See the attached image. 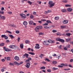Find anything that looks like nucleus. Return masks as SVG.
Masks as SVG:
<instances>
[{"mask_svg":"<svg viewBox=\"0 0 73 73\" xmlns=\"http://www.w3.org/2000/svg\"><path fill=\"white\" fill-rule=\"evenodd\" d=\"M37 27H38L39 29H41L42 28V26H37Z\"/></svg>","mask_w":73,"mask_h":73,"instance_id":"29","label":"nucleus"},{"mask_svg":"<svg viewBox=\"0 0 73 73\" xmlns=\"http://www.w3.org/2000/svg\"><path fill=\"white\" fill-rule=\"evenodd\" d=\"M15 33L17 34H19V33H20V31H15Z\"/></svg>","mask_w":73,"mask_h":73,"instance_id":"42","label":"nucleus"},{"mask_svg":"<svg viewBox=\"0 0 73 73\" xmlns=\"http://www.w3.org/2000/svg\"><path fill=\"white\" fill-rule=\"evenodd\" d=\"M42 63L43 64H46V62H45L43 61L42 62Z\"/></svg>","mask_w":73,"mask_h":73,"instance_id":"53","label":"nucleus"},{"mask_svg":"<svg viewBox=\"0 0 73 73\" xmlns=\"http://www.w3.org/2000/svg\"><path fill=\"white\" fill-rule=\"evenodd\" d=\"M61 11L62 12H66V10L65 9H63L61 10Z\"/></svg>","mask_w":73,"mask_h":73,"instance_id":"28","label":"nucleus"},{"mask_svg":"<svg viewBox=\"0 0 73 73\" xmlns=\"http://www.w3.org/2000/svg\"><path fill=\"white\" fill-rule=\"evenodd\" d=\"M9 64L11 66H14V64L13 63L11 62H10Z\"/></svg>","mask_w":73,"mask_h":73,"instance_id":"32","label":"nucleus"},{"mask_svg":"<svg viewBox=\"0 0 73 73\" xmlns=\"http://www.w3.org/2000/svg\"><path fill=\"white\" fill-rule=\"evenodd\" d=\"M46 23H51V21H50L47 20L46 21Z\"/></svg>","mask_w":73,"mask_h":73,"instance_id":"41","label":"nucleus"},{"mask_svg":"<svg viewBox=\"0 0 73 73\" xmlns=\"http://www.w3.org/2000/svg\"><path fill=\"white\" fill-rule=\"evenodd\" d=\"M48 7L49 8H52L54 6V3H53V2L52 1H50L48 2Z\"/></svg>","mask_w":73,"mask_h":73,"instance_id":"1","label":"nucleus"},{"mask_svg":"<svg viewBox=\"0 0 73 73\" xmlns=\"http://www.w3.org/2000/svg\"><path fill=\"white\" fill-rule=\"evenodd\" d=\"M14 64L16 65H19V63L17 62H14Z\"/></svg>","mask_w":73,"mask_h":73,"instance_id":"22","label":"nucleus"},{"mask_svg":"<svg viewBox=\"0 0 73 73\" xmlns=\"http://www.w3.org/2000/svg\"><path fill=\"white\" fill-rule=\"evenodd\" d=\"M1 72H4V69H1Z\"/></svg>","mask_w":73,"mask_h":73,"instance_id":"63","label":"nucleus"},{"mask_svg":"<svg viewBox=\"0 0 73 73\" xmlns=\"http://www.w3.org/2000/svg\"><path fill=\"white\" fill-rule=\"evenodd\" d=\"M62 2H63V3H68V1L66 0H63L62 1Z\"/></svg>","mask_w":73,"mask_h":73,"instance_id":"26","label":"nucleus"},{"mask_svg":"<svg viewBox=\"0 0 73 73\" xmlns=\"http://www.w3.org/2000/svg\"><path fill=\"white\" fill-rule=\"evenodd\" d=\"M28 53L30 54H31V55H35V54L33 52H28Z\"/></svg>","mask_w":73,"mask_h":73,"instance_id":"21","label":"nucleus"},{"mask_svg":"<svg viewBox=\"0 0 73 73\" xmlns=\"http://www.w3.org/2000/svg\"><path fill=\"white\" fill-rule=\"evenodd\" d=\"M47 72H48L50 73L51 72V70H50V69H48L47 70Z\"/></svg>","mask_w":73,"mask_h":73,"instance_id":"44","label":"nucleus"},{"mask_svg":"<svg viewBox=\"0 0 73 73\" xmlns=\"http://www.w3.org/2000/svg\"><path fill=\"white\" fill-rule=\"evenodd\" d=\"M33 15H36V13L35 12H33Z\"/></svg>","mask_w":73,"mask_h":73,"instance_id":"64","label":"nucleus"},{"mask_svg":"<svg viewBox=\"0 0 73 73\" xmlns=\"http://www.w3.org/2000/svg\"><path fill=\"white\" fill-rule=\"evenodd\" d=\"M44 28H46V29H49V27H47L46 26H44Z\"/></svg>","mask_w":73,"mask_h":73,"instance_id":"57","label":"nucleus"},{"mask_svg":"<svg viewBox=\"0 0 73 73\" xmlns=\"http://www.w3.org/2000/svg\"><path fill=\"white\" fill-rule=\"evenodd\" d=\"M40 69H45V67L44 66H43L42 67H41L40 68Z\"/></svg>","mask_w":73,"mask_h":73,"instance_id":"38","label":"nucleus"},{"mask_svg":"<svg viewBox=\"0 0 73 73\" xmlns=\"http://www.w3.org/2000/svg\"><path fill=\"white\" fill-rule=\"evenodd\" d=\"M63 23L64 24H68V21L66 20H64L63 22Z\"/></svg>","mask_w":73,"mask_h":73,"instance_id":"13","label":"nucleus"},{"mask_svg":"<svg viewBox=\"0 0 73 73\" xmlns=\"http://www.w3.org/2000/svg\"><path fill=\"white\" fill-rule=\"evenodd\" d=\"M60 18L58 17H56L54 18V20H58Z\"/></svg>","mask_w":73,"mask_h":73,"instance_id":"23","label":"nucleus"},{"mask_svg":"<svg viewBox=\"0 0 73 73\" xmlns=\"http://www.w3.org/2000/svg\"><path fill=\"white\" fill-rule=\"evenodd\" d=\"M65 6L66 7H72V6L70 5H66Z\"/></svg>","mask_w":73,"mask_h":73,"instance_id":"25","label":"nucleus"},{"mask_svg":"<svg viewBox=\"0 0 73 73\" xmlns=\"http://www.w3.org/2000/svg\"><path fill=\"white\" fill-rule=\"evenodd\" d=\"M28 3H29V4L30 5H31V4H32V2H31L30 1H28Z\"/></svg>","mask_w":73,"mask_h":73,"instance_id":"52","label":"nucleus"},{"mask_svg":"<svg viewBox=\"0 0 73 73\" xmlns=\"http://www.w3.org/2000/svg\"><path fill=\"white\" fill-rule=\"evenodd\" d=\"M44 56V54H40V56H39V57H40V58H42V57Z\"/></svg>","mask_w":73,"mask_h":73,"instance_id":"35","label":"nucleus"},{"mask_svg":"<svg viewBox=\"0 0 73 73\" xmlns=\"http://www.w3.org/2000/svg\"><path fill=\"white\" fill-rule=\"evenodd\" d=\"M6 36V35H2L1 36V37H2V38H4V37L5 38Z\"/></svg>","mask_w":73,"mask_h":73,"instance_id":"48","label":"nucleus"},{"mask_svg":"<svg viewBox=\"0 0 73 73\" xmlns=\"http://www.w3.org/2000/svg\"><path fill=\"white\" fill-rule=\"evenodd\" d=\"M5 51H6V52H9L10 51H12V50L11 49L6 48L5 49Z\"/></svg>","mask_w":73,"mask_h":73,"instance_id":"14","label":"nucleus"},{"mask_svg":"<svg viewBox=\"0 0 73 73\" xmlns=\"http://www.w3.org/2000/svg\"><path fill=\"white\" fill-rule=\"evenodd\" d=\"M39 35H44V33H39Z\"/></svg>","mask_w":73,"mask_h":73,"instance_id":"49","label":"nucleus"},{"mask_svg":"<svg viewBox=\"0 0 73 73\" xmlns=\"http://www.w3.org/2000/svg\"><path fill=\"white\" fill-rule=\"evenodd\" d=\"M20 37L18 38L17 40L18 42H19V41H20Z\"/></svg>","mask_w":73,"mask_h":73,"instance_id":"50","label":"nucleus"},{"mask_svg":"<svg viewBox=\"0 0 73 73\" xmlns=\"http://www.w3.org/2000/svg\"><path fill=\"white\" fill-rule=\"evenodd\" d=\"M45 60L46 61H48V62H50V60L47 58H45Z\"/></svg>","mask_w":73,"mask_h":73,"instance_id":"43","label":"nucleus"},{"mask_svg":"<svg viewBox=\"0 0 73 73\" xmlns=\"http://www.w3.org/2000/svg\"><path fill=\"white\" fill-rule=\"evenodd\" d=\"M73 59H71L70 60V62H73Z\"/></svg>","mask_w":73,"mask_h":73,"instance_id":"62","label":"nucleus"},{"mask_svg":"<svg viewBox=\"0 0 73 73\" xmlns=\"http://www.w3.org/2000/svg\"><path fill=\"white\" fill-rule=\"evenodd\" d=\"M4 43H2L1 44H0V46H4Z\"/></svg>","mask_w":73,"mask_h":73,"instance_id":"39","label":"nucleus"},{"mask_svg":"<svg viewBox=\"0 0 73 73\" xmlns=\"http://www.w3.org/2000/svg\"><path fill=\"white\" fill-rule=\"evenodd\" d=\"M20 15L22 19H25L26 18V16L24 14H20Z\"/></svg>","mask_w":73,"mask_h":73,"instance_id":"3","label":"nucleus"},{"mask_svg":"<svg viewBox=\"0 0 73 73\" xmlns=\"http://www.w3.org/2000/svg\"><path fill=\"white\" fill-rule=\"evenodd\" d=\"M5 17L4 16H2L1 17V19H3V20H5Z\"/></svg>","mask_w":73,"mask_h":73,"instance_id":"33","label":"nucleus"},{"mask_svg":"<svg viewBox=\"0 0 73 73\" xmlns=\"http://www.w3.org/2000/svg\"><path fill=\"white\" fill-rule=\"evenodd\" d=\"M35 31L36 32H38V31H39V29L38 28V27H37L35 28Z\"/></svg>","mask_w":73,"mask_h":73,"instance_id":"20","label":"nucleus"},{"mask_svg":"<svg viewBox=\"0 0 73 73\" xmlns=\"http://www.w3.org/2000/svg\"><path fill=\"white\" fill-rule=\"evenodd\" d=\"M46 21V20L45 19H41V21Z\"/></svg>","mask_w":73,"mask_h":73,"instance_id":"45","label":"nucleus"},{"mask_svg":"<svg viewBox=\"0 0 73 73\" xmlns=\"http://www.w3.org/2000/svg\"><path fill=\"white\" fill-rule=\"evenodd\" d=\"M9 36L10 37H11V39L15 38V37L13 36L11 34H9Z\"/></svg>","mask_w":73,"mask_h":73,"instance_id":"16","label":"nucleus"},{"mask_svg":"<svg viewBox=\"0 0 73 73\" xmlns=\"http://www.w3.org/2000/svg\"><path fill=\"white\" fill-rule=\"evenodd\" d=\"M60 28L61 29H65V28H66V26L62 25L60 26Z\"/></svg>","mask_w":73,"mask_h":73,"instance_id":"12","label":"nucleus"},{"mask_svg":"<svg viewBox=\"0 0 73 73\" xmlns=\"http://www.w3.org/2000/svg\"><path fill=\"white\" fill-rule=\"evenodd\" d=\"M25 43L26 44H29V40H26L25 41Z\"/></svg>","mask_w":73,"mask_h":73,"instance_id":"36","label":"nucleus"},{"mask_svg":"<svg viewBox=\"0 0 73 73\" xmlns=\"http://www.w3.org/2000/svg\"><path fill=\"white\" fill-rule=\"evenodd\" d=\"M23 64V62H20L19 63V65H21V64Z\"/></svg>","mask_w":73,"mask_h":73,"instance_id":"51","label":"nucleus"},{"mask_svg":"<svg viewBox=\"0 0 73 73\" xmlns=\"http://www.w3.org/2000/svg\"><path fill=\"white\" fill-rule=\"evenodd\" d=\"M52 12V11L50 10H47V11H45L44 12V13L46 15H47L48 13H50V12Z\"/></svg>","mask_w":73,"mask_h":73,"instance_id":"5","label":"nucleus"},{"mask_svg":"<svg viewBox=\"0 0 73 73\" xmlns=\"http://www.w3.org/2000/svg\"><path fill=\"white\" fill-rule=\"evenodd\" d=\"M64 49V50H68V49H67L66 48V47H64L63 48Z\"/></svg>","mask_w":73,"mask_h":73,"instance_id":"58","label":"nucleus"},{"mask_svg":"<svg viewBox=\"0 0 73 73\" xmlns=\"http://www.w3.org/2000/svg\"><path fill=\"white\" fill-rule=\"evenodd\" d=\"M15 46H16L14 45H10L9 46V47L11 49H14Z\"/></svg>","mask_w":73,"mask_h":73,"instance_id":"7","label":"nucleus"},{"mask_svg":"<svg viewBox=\"0 0 73 73\" xmlns=\"http://www.w3.org/2000/svg\"><path fill=\"white\" fill-rule=\"evenodd\" d=\"M10 58H11L10 57H7V61H10Z\"/></svg>","mask_w":73,"mask_h":73,"instance_id":"40","label":"nucleus"},{"mask_svg":"<svg viewBox=\"0 0 73 73\" xmlns=\"http://www.w3.org/2000/svg\"><path fill=\"white\" fill-rule=\"evenodd\" d=\"M52 63L53 64H57V62H56V61H53L52 62Z\"/></svg>","mask_w":73,"mask_h":73,"instance_id":"34","label":"nucleus"},{"mask_svg":"<svg viewBox=\"0 0 73 73\" xmlns=\"http://www.w3.org/2000/svg\"><path fill=\"white\" fill-rule=\"evenodd\" d=\"M6 32L8 33H9V34H12V33L9 31H6Z\"/></svg>","mask_w":73,"mask_h":73,"instance_id":"37","label":"nucleus"},{"mask_svg":"<svg viewBox=\"0 0 73 73\" xmlns=\"http://www.w3.org/2000/svg\"><path fill=\"white\" fill-rule=\"evenodd\" d=\"M48 42H49V43H54V40H48Z\"/></svg>","mask_w":73,"mask_h":73,"instance_id":"8","label":"nucleus"},{"mask_svg":"<svg viewBox=\"0 0 73 73\" xmlns=\"http://www.w3.org/2000/svg\"><path fill=\"white\" fill-rule=\"evenodd\" d=\"M23 56H26V58H28V56H29V54H25L23 55Z\"/></svg>","mask_w":73,"mask_h":73,"instance_id":"19","label":"nucleus"},{"mask_svg":"<svg viewBox=\"0 0 73 73\" xmlns=\"http://www.w3.org/2000/svg\"><path fill=\"white\" fill-rule=\"evenodd\" d=\"M70 68H68V69H64V70H69Z\"/></svg>","mask_w":73,"mask_h":73,"instance_id":"61","label":"nucleus"},{"mask_svg":"<svg viewBox=\"0 0 73 73\" xmlns=\"http://www.w3.org/2000/svg\"><path fill=\"white\" fill-rule=\"evenodd\" d=\"M20 47L21 49H23L24 47V45L23 44H20Z\"/></svg>","mask_w":73,"mask_h":73,"instance_id":"18","label":"nucleus"},{"mask_svg":"<svg viewBox=\"0 0 73 73\" xmlns=\"http://www.w3.org/2000/svg\"><path fill=\"white\" fill-rule=\"evenodd\" d=\"M0 14H4V11H0Z\"/></svg>","mask_w":73,"mask_h":73,"instance_id":"60","label":"nucleus"},{"mask_svg":"<svg viewBox=\"0 0 73 73\" xmlns=\"http://www.w3.org/2000/svg\"><path fill=\"white\" fill-rule=\"evenodd\" d=\"M48 25V23H45L43 24V25L44 26H46Z\"/></svg>","mask_w":73,"mask_h":73,"instance_id":"56","label":"nucleus"},{"mask_svg":"<svg viewBox=\"0 0 73 73\" xmlns=\"http://www.w3.org/2000/svg\"><path fill=\"white\" fill-rule=\"evenodd\" d=\"M66 36H70V35H71V33H66Z\"/></svg>","mask_w":73,"mask_h":73,"instance_id":"31","label":"nucleus"},{"mask_svg":"<svg viewBox=\"0 0 73 73\" xmlns=\"http://www.w3.org/2000/svg\"><path fill=\"white\" fill-rule=\"evenodd\" d=\"M67 11L68 12H71V11H73V9L71 8H68L67 9Z\"/></svg>","mask_w":73,"mask_h":73,"instance_id":"11","label":"nucleus"},{"mask_svg":"<svg viewBox=\"0 0 73 73\" xmlns=\"http://www.w3.org/2000/svg\"><path fill=\"white\" fill-rule=\"evenodd\" d=\"M52 32H53V33H55V32H57V31L56 30H53Z\"/></svg>","mask_w":73,"mask_h":73,"instance_id":"46","label":"nucleus"},{"mask_svg":"<svg viewBox=\"0 0 73 73\" xmlns=\"http://www.w3.org/2000/svg\"><path fill=\"white\" fill-rule=\"evenodd\" d=\"M26 66L27 68H29L30 67V64L29 63H27L26 64Z\"/></svg>","mask_w":73,"mask_h":73,"instance_id":"10","label":"nucleus"},{"mask_svg":"<svg viewBox=\"0 0 73 73\" xmlns=\"http://www.w3.org/2000/svg\"><path fill=\"white\" fill-rule=\"evenodd\" d=\"M4 38H5V40H7V39H8V36H5V37Z\"/></svg>","mask_w":73,"mask_h":73,"instance_id":"55","label":"nucleus"},{"mask_svg":"<svg viewBox=\"0 0 73 73\" xmlns=\"http://www.w3.org/2000/svg\"><path fill=\"white\" fill-rule=\"evenodd\" d=\"M23 24L25 26H26L28 24V23H27V22L26 21H24L23 23Z\"/></svg>","mask_w":73,"mask_h":73,"instance_id":"17","label":"nucleus"},{"mask_svg":"<svg viewBox=\"0 0 73 73\" xmlns=\"http://www.w3.org/2000/svg\"><path fill=\"white\" fill-rule=\"evenodd\" d=\"M7 13H8L9 14H12V12L9 11Z\"/></svg>","mask_w":73,"mask_h":73,"instance_id":"59","label":"nucleus"},{"mask_svg":"<svg viewBox=\"0 0 73 73\" xmlns=\"http://www.w3.org/2000/svg\"><path fill=\"white\" fill-rule=\"evenodd\" d=\"M56 41H60V42H61L63 43H64V42H65V40H64L60 39V38H56Z\"/></svg>","mask_w":73,"mask_h":73,"instance_id":"2","label":"nucleus"},{"mask_svg":"<svg viewBox=\"0 0 73 73\" xmlns=\"http://www.w3.org/2000/svg\"><path fill=\"white\" fill-rule=\"evenodd\" d=\"M14 59L15 60H16V61H19V57L16 56L14 57Z\"/></svg>","mask_w":73,"mask_h":73,"instance_id":"9","label":"nucleus"},{"mask_svg":"<svg viewBox=\"0 0 73 73\" xmlns=\"http://www.w3.org/2000/svg\"><path fill=\"white\" fill-rule=\"evenodd\" d=\"M33 21H30L29 22V24L30 25H33Z\"/></svg>","mask_w":73,"mask_h":73,"instance_id":"15","label":"nucleus"},{"mask_svg":"<svg viewBox=\"0 0 73 73\" xmlns=\"http://www.w3.org/2000/svg\"><path fill=\"white\" fill-rule=\"evenodd\" d=\"M66 42H68V41H70V39L69 38L66 39Z\"/></svg>","mask_w":73,"mask_h":73,"instance_id":"24","label":"nucleus"},{"mask_svg":"<svg viewBox=\"0 0 73 73\" xmlns=\"http://www.w3.org/2000/svg\"><path fill=\"white\" fill-rule=\"evenodd\" d=\"M43 43V44H44V45H49V43H48V40H47L46 41H44Z\"/></svg>","mask_w":73,"mask_h":73,"instance_id":"4","label":"nucleus"},{"mask_svg":"<svg viewBox=\"0 0 73 73\" xmlns=\"http://www.w3.org/2000/svg\"><path fill=\"white\" fill-rule=\"evenodd\" d=\"M36 46H35V48L36 49H40V47H39L40 45L39 44H36Z\"/></svg>","mask_w":73,"mask_h":73,"instance_id":"6","label":"nucleus"},{"mask_svg":"<svg viewBox=\"0 0 73 73\" xmlns=\"http://www.w3.org/2000/svg\"><path fill=\"white\" fill-rule=\"evenodd\" d=\"M52 70H58V68H55L54 67H53L52 68Z\"/></svg>","mask_w":73,"mask_h":73,"instance_id":"30","label":"nucleus"},{"mask_svg":"<svg viewBox=\"0 0 73 73\" xmlns=\"http://www.w3.org/2000/svg\"><path fill=\"white\" fill-rule=\"evenodd\" d=\"M56 35L57 36H61V34L60 33H56Z\"/></svg>","mask_w":73,"mask_h":73,"instance_id":"27","label":"nucleus"},{"mask_svg":"<svg viewBox=\"0 0 73 73\" xmlns=\"http://www.w3.org/2000/svg\"><path fill=\"white\" fill-rule=\"evenodd\" d=\"M29 62V60L28 59L25 61L26 62Z\"/></svg>","mask_w":73,"mask_h":73,"instance_id":"54","label":"nucleus"},{"mask_svg":"<svg viewBox=\"0 0 73 73\" xmlns=\"http://www.w3.org/2000/svg\"><path fill=\"white\" fill-rule=\"evenodd\" d=\"M66 48H70V45L68 44L66 46Z\"/></svg>","mask_w":73,"mask_h":73,"instance_id":"47","label":"nucleus"}]
</instances>
